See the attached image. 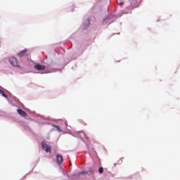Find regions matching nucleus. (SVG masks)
I'll use <instances>...</instances> for the list:
<instances>
[{"label":"nucleus","mask_w":180,"mask_h":180,"mask_svg":"<svg viewBox=\"0 0 180 180\" xmlns=\"http://www.w3.org/2000/svg\"><path fill=\"white\" fill-rule=\"evenodd\" d=\"M75 137H79V139H88V136H86V134L84 131H77L75 133Z\"/></svg>","instance_id":"nucleus-1"},{"label":"nucleus","mask_w":180,"mask_h":180,"mask_svg":"<svg viewBox=\"0 0 180 180\" xmlns=\"http://www.w3.org/2000/svg\"><path fill=\"white\" fill-rule=\"evenodd\" d=\"M42 150H44L46 153H51V147L46 144V142H41Z\"/></svg>","instance_id":"nucleus-2"},{"label":"nucleus","mask_w":180,"mask_h":180,"mask_svg":"<svg viewBox=\"0 0 180 180\" xmlns=\"http://www.w3.org/2000/svg\"><path fill=\"white\" fill-rule=\"evenodd\" d=\"M9 62H10V64H11V65H13V67H19L18 63V59H16V58L11 57L9 58Z\"/></svg>","instance_id":"nucleus-3"},{"label":"nucleus","mask_w":180,"mask_h":180,"mask_svg":"<svg viewBox=\"0 0 180 180\" xmlns=\"http://www.w3.org/2000/svg\"><path fill=\"white\" fill-rule=\"evenodd\" d=\"M34 70H37V71H44L46 70V66L44 65L41 64H36L34 66Z\"/></svg>","instance_id":"nucleus-4"},{"label":"nucleus","mask_w":180,"mask_h":180,"mask_svg":"<svg viewBox=\"0 0 180 180\" xmlns=\"http://www.w3.org/2000/svg\"><path fill=\"white\" fill-rule=\"evenodd\" d=\"M56 158L58 164H63V162L64 161L63 159V155L57 154Z\"/></svg>","instance_id":"nucleus-5"},{"label":"nucleus","mask_w":180,"mask_h":180,"mask_svg":"<svg viewBox=\"0 0 180 180\" xmlns=\"http://www.w3.org/2000/svg\"><path fill=\"white\" fill-rule=\"evenodd\" d=\"M26 53H27V49H25L21 51L20 53H18L17 54V56H18V57H24V56L26 54Z\"/></svg>","instance_id":"nucleus-6"},{"label":"nucleus","mask_w":180,"mask_h":180,"mask_svg":"<svg viewBox=\"0 0 180 180\" xmlns=\"http://www.w3.org/2000/svg\"><path fill=\"white\" fill-rule=\"evenodd\" d=\"M17 112H18V115H20V116H23L24 117H26V116H27L26 112L23 111V110L18 109Z\"/></svg>","instance_id":"nucleus-7"},{"label":"nucleus","mask_w":180,"mask_h":180,"mask_svg":"<svg viewBox=\"0 0 180 180\" xmlns=\"http://www.w3.org/2000/svg\"><path fill=\"white\" fill-rule=\"evenodd\" d=\"M0 94L2 95V96H4V98H8V95H6L4 91L0 89Z\"/></svg>","instance_id":"nucleus-8"},{"label":"nucleus","mask_w":180,"mask_h":180,"mask_svg":"<svg viewBox=\"0 0 180 180\" xmlns=\"http://www.w3.org/2000/svg\"><path fill=\"white\" fill-rule=\"evenodd\" d=\"M98 172L99 174H103V167H99Z\"/></svg>","instance_id":"nucleus-9"},{"label":"nucleus","mask_w":180,"mask_h":180,"mask_svg":"<svg viewBox=\"0 0 180 180\" xmlns=\"http://www.w3.org/2000/svg\"><path fill=\"white\" fill-rule=\"evenodd\" d=\"M80 174H81L82 175H85V174H87V172H80Z\"/></svg>","instance_id":"nucleus-10"},{"label":"nucleus","mask_w":180,"mask_h":180,"mask_svg":"<svg viewBox=\"0 0 180 180\" xmlns=\"http://www.w3.org/2000/svg\"><path fill=\"white\" fill-rule=\"evenodd\" d=\"M55 127H56V129H60L59 127H58V126H55Z\"/></svg>","instance_id":"nucleus-11"},{"label":"nucleus","mask_w":180,"mask_h":180,"mask_svg":"<svg viewBox=\"0 0 180 180\" xmlns=\"http://www.w3.org/2000/svg\"><path fill=\"white\" fill-rule=\"evenodd\" d=\"M120 5H123V4H120Z\"/></svg>","instance_id":"nucleus-12"}]
</instances>
